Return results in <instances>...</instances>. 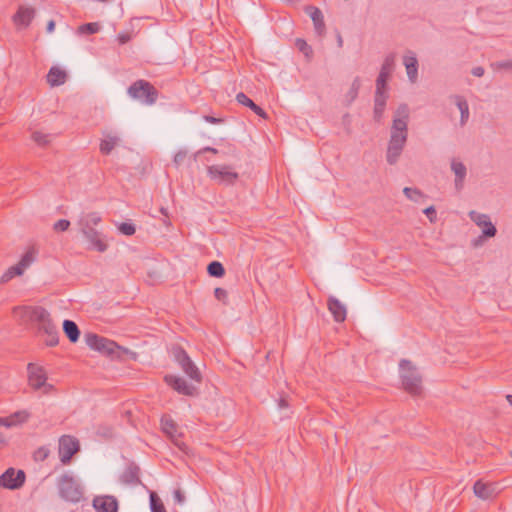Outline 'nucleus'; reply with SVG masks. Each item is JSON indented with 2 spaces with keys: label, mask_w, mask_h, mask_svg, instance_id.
<instances>
[{
  "label": "nucleus",
  "mask_w": 512,
  "mask_h": 512,
  "mask_svg": "<svg viewBox=\"0 0 512 512\" xmlns=\"http://www.w3.org/2000/svg\"><path fill=\"white\" fill-rule=\"evenodd\" d=\"M408 120V106L406 104L399 105L393 117L386 151V161L390 165H395L398 162L404 150L408 138Z\"/></svg>",
  "instance_id": "nucleus-1"
},
{
  "label": "nucleus",
  "mask_w": 512,
  "mask_h": 512,
  "mask_svg": "<svg viewBox=\"0 0 512 512\" xmlns=\"http://www.w3.org/2000/svg\"><path fill=\"white\" fill-rule=\"evenodd\" d=\"M30 318L38 325V332L45 336L44 342L47 346L54 347L59 343V332L53 324L49 312L40 306L29 308Z\"/></svg>",
  "instance_id": "nucleus-2"
},
{
  "label": "nucleus",
  "mask_w": 512,
  "mask_h": 512,
  "mask_svg": "<svg viewBox=\"0 0 512 512\" xmlns=\"http://www.w3.org/2000/svg\"><path fill=\"white\" fill-rule=\"evenodd\" d=\"M56 484L59 496L64 501L76 504L84 499V489L72 474H62L57 478Z\"/></svg>",
  "instance_id": "nucleus-3"
},
{
  "label": "nucleus",
  "mask_w": 512,
  "mask_h": 512,
  "mask_svg": "<svg viewBox=\"0 0 512 512\" xmlns=\"http://www.w3.org/2000/svg\"><path fill=\"white\" fill-rule=\"evenodd\" d=\"M400 378L403 388L411 395H420L422 392V377L416 367L409 360L403 359L399 364Z\"/></svg>",
  "instance_id": "nucleus-4"
},
{
  "label": "nucleus",
  "mask_w": 512,
  "mask_h": 512,
  "mask_svg": "<svg viewBox=\"0 0 512 512\" xmlns=\"http://www.w3.org/2000/svg\"><path fill=\"white\" fill-rule=\"evenodd\" d=\"M47 372L43 366L35 363L27 365L28 386L35 392H41L44 395L51 394L55 387L47 382Z\"/></svg>",
  "instance_id": "nucleus-5"
},
{
  "label": "nucleus",
  "mask_w": 512,
  "mask_h": 512,
  "mask_svg": "<svg viewBox=\"0 0 512 512\" xmlns=\"http://www.w3.org/2000/svg\"><path fill=\"white\" fill-rule=\"evenodd\" d=\"M127 93L131 98L148 106L156 103L159 94L157 89L150 82L142 79L132 83Z\"/></svg>",
  "instance_id": "nucleus-6"
},
{
  "label": "nucleus",
  "mask_w": 512,
  "mask_h": 512,
  "mask_svg": "<svg viewBox=\"0 0 512 512\" xmlns=\"http://www.w3.org/2000/svg\"><path fill=\"white\" fill-rule=\"evenodd\" d=\"M470 219L482 229V234L475 240H473V246L478 247L482 245L485 238H492L496 235L497 229L492 223L489 215L479 213L476 211L469 212Z\"/></svg>",
  "instance_id": "nucleus-7"
},
{
  "label": "nucleus",
  "mask_w": 512,
  "mask_h": 512,
  "mask_svg": "<svg viewBox=\"0 0 512 512\" xmlns=\"http://www.w3.org/2000/svg\"><path fill=\"white\" fill-rule=\"evenodd\" d=\"M38 251L35 247L31 246L29 247L23 256L21 257L20 261L16 264L11 266L1 277V282L6 283L10 281L15 276H21L24 271L31 266L32 263L35 262L37 258Z\"/></svg>",
  "instance_id": "nucleus-8"
},
{
  "label": "nucleus",
  "mask_w": 512,
  "mask_h": 512,
  "mask_svg": "<svg viewBox=\"0 0 512 512\" xmlns=\"http://www.w3.org/2000/svg\"><path fill=\"white\" fill-rule=\"evenodd\" d=\"M174 359L180 365L183 372L193 381L201 382L202 376L199 369L193 363L186 351L180 346H174L172 348Z\"/></svg>",
  "instance_id": "nucleus-9"
},
{
  "label": "nucleus",
  "mask_w": 512,
  "mask_h": 512,
  "mask_svg": "<svg viewBox=\"0 0 512 512\" xmlns=\"http://www.w3.org/2000/svg\"><path fill=\"white\" fill-rule=\"evenodd\" d=\"M207 174L210 179L224 185H234L239 178V174L228 165L208 166Z\"/></svg>",
  "instance_id": "nucleus-10"
},
{
  "label": "nucleus",
  "mask_w": 512,
  "mask_h": 512,
  "mask_svg": "<svg viewBox=\"0 0 512 512\" xmlns=\"http://www.w3.org/2000/svg\"><path fill=\"white\" fill-rule=\"evenodd\" d=\"M85 342L91 349L106 355H112L119 348L114 341L94 333L85 334Z\"/></svg>",
  "instance_id": "nucleus-11"
},
{
  "label": "nucleus",
  "mask_w": 512,
  "mask_h": 512,
  "mask_svg": "<svg viewBox=\"0 0 512 512\" xmlns=\"http://www.w3.org/2000/svg\"><path fill=\"white\" fill-rule=\"evenodd\" d=\"M161 429L169 437L175 446L181 451L187 452V445L182 440V434L178 431L176 422L168 415L161 418Z\"/></svg>",
  "instance_id": "nucleus-12"
},
{
  "label": "nucleus",
  "mask_w": 512,
  "mask_h": 512,
  "mask_svg": "<svg viewBox=\"0 0 512 512\" xmlns=\"http://www.w3.org/2000/svg\"><path fill=\"white\" fill-rule=\"evenodd\" d=\"M25 480L26 474L23 470L10 467L0 475V488L17 490L24 485Z\"/></svg>",
  "instance_id": "nucleus-13"
},
{
  "label": "nucleus",
  "mask_w": 512,
  "mask_h": 512,
  "mask_svg": "<svg viewBox=\"0 0 512 512\" xmlns=\"http://www.w3.org/2000/svg\"><path fill=\"white\" fill-rule=\"evenodd\" d=\"M79 441L70 435H63L59 439L58 453L60 460L63 464H68L73 457L79 451Z\"/></svg>",
  "instance_id": "nucleus-14"
},
{
  "label": "nucleus",
  "mask_w": 512,
  "mask_h": 512,
  "mask_svg": "<svg viewBox=\"0 0 512 512\" xmlns=\"http://www.w3.org/2000/svg\"><path fill=\"white\" fill-rule=\"evenodd\" d=\"M164 379L170 387L180 394L193 396L196 393V388L179 376L166 375Z\"/></svg>",
  "instance_id": "nucleus-15"
},
{
  "label": "nucleus",
  "mask_w": 512,
  "mask_h": 512,
  "mask_svg": "<svg viewBox=\"0 0 512 512\" xmlns=\"http://www.w3.org/2000/svg\"><path fill=\"white\" fill-rule=\"evenodd\" d=\"M394 64H395V55L394 54L387 55L384 59L380 73L376 80V90H379V91L385 90L387 80L390 77L391 72L393 71Z\"/></svg>",
  "instance_id": "nucleus-16"
},
{
  "label": "nucleus",
  "mask_w": 512,
  "mask_h": 512,
  "mask_svg": "<svg viewBox=\"0 0 512 512\" xmlns=\"http://www.w3.org/2000/svg\"><path fill=\"white\" fill-rule=\"evenodd\" d=\"M451 171L455 175L454 179V187L456 191L460 192L463 190L465 185V180L467 176V167L463 162L456 158H452L450 162Z\"/></svg>",
  "instance_id": "nucleus-17"
},
{
  "label": "nucleus",
  "mask_w": 512,
  "mask_h": 512,
  "mask_svg": "<svg viewBox=\"0 0 512 512\" xmlns=\"http://www.w3.org/2000/svg\"><path fill=\"white\" fill-rule=\"evenodd\" d=\"M34 17V8L21 5L13 16V22L18 28H27Z\"/></svg>",
  "instance_id": "nucleus-18"
},
{
  "label": "nucleus",
  "mask_w": 512,
  "mask_h": 512,
  "mask_svg": "<svg viewBox=\"0 0 512 512\" xmlns=\"http://www.w3.org/2000/svg\"><path fill=\"white\" fill-rule=\"evenodd\" d=\"M93 507L97 512H117L118 503L112 496H97L93 500Z\"/></svg>",
  "instance_id": "nucleus-19"
},
{
  "label": "nucleus",
  "mask_w": 512,
  "mask_h": 512,
  "mask_svg": "<svg viewBox=\"0 0 512 512\" xmlns=\"http://www.w3.org/2000/svg\"><path fill=\"white\" fill-rule=\"evenodd\" d=\"M305 12L310 16L313 21L316 33L323 36L326 31L324 17L322 11L315 6H306Z\"/></svg>",
  "instance_id": "nucleus-20"
},
{
  "label": "nucleus",
  "mask_w": 512,
  "mask_h": 512,
  "mask_svg": "<svg viewBox=\"0 0 512 512\" xmlns=\"http://www.w3.org/2000/svg\"><path fill=\"white\" fill-rule=\"evenodd\" d=\"M403 64L406 68L408 79L411 83H415L418 79V60L414 52L409 51L403 57Z\"/></svg>",
  "instance_id": "nucleus-21"
},
{
  "label": "nucleus",
  "mask_w": 512,
  "mask_h": 512,
  "mask_svg": "<svg viewBox=\"0 0 512 512\" xmlns=\"http://www.w3.org/2000/svg\"><path fill=\"white\" fill-rule=\"evenodd\" d=\"M328 309L336 322H343L346 319L347 310L337 298L330 296L327 301Z\"/></svg>",
  "instance_id": "nucleus-22"
},
{
  "label": "nucleus",
  "mask_w": 512,
  "mask_h": 512,
  "mask_svg": "<svg viewBox=\"0 0 512 512\" xmlns=\"http://www.w3.org/2000/svg\"><path fill=\"white\" fill-rule=\"evenodd\" d=\"M30 417L27 410H20L12 413L7 417H0V425L5 427H13L25 423Z\"/></svg>",
  "instance_id": "nucleus-23"
},
{
  "label": "nucleus",
  "mask_w": 512,
  "mask_h": 512,
  "mask_svg": "<svg viewBox=\"0 0 512 512\" xmlns=\"http://www.w3.org/2000/svg\"><path fill=\"white\" fill-rule=\"evenodd\" d=\"M103 136L104 138L100 143V152L104 155H108L119 144L120 137L111 132H103Z\"/></svg>",
  "instance_id": "nucleus-24"
},
{
  "label": "nucleus",
  "mask_w": 512,
  "mask_h": 512,
  "mask_svg": "<svg viewBox=\"0 0 512 512\" xmlns=\"http://www.w3.org/2000/svg\"><path fill=\"white\" fill-rule=\"evenodd\" d=\"M473 491L478 498L488 500L494 496L495 487L493 484H487L478 480L474 483Z\"/></svg>",
  "instance_id": "nucleus-25"
},
{
  "label": "nucleus",
  "mask_w": 512,
  "mask_h": 512,
  "mask_svg": "<svg viewBox=\"0 0 512 512\" xmlns=\"http://www.w3.org/2000/svg\"><path fill=\"white\" fill-rule=\"evenodd\" d=\"M66 79V72L56 66L51 67L47 74V82L52 87L63 85Z\"/></svg>",
  "instance_id": "nucleus-26"
},
{
  "label": "nucleus",
  "mask_w": 512,
  "mask_h": 512,
  "mask_svg": "<svg viewBox=\"0 0 512 512\" xmlns=\"http://www.w3.org/2000/svg\"><path fill=\"white\" fill-rule=\"evenodd\" d=\"M85 239L90 243V248L97 250L98 252H105L108 248L107 243L103 240L102 234L95 230L84 236Z\"/></svg>",
  "instance_id": "nucleus-27"
},
{
  "label": "nucleus",
  "mask_w": 512,
  "mask_h": 512,
  "mask_svg": "<svg viewBox=\"0 0 512 512\" xmlns=\"http://www.w3.org/2000/svg\"><path fill=\"white\" fill-rule=\"evenodd\" d=\"M236 100L239 104L249 107L255 114L263 119L267 118V113L257 104L253 102L245 93L240 92L236 95Z\"/></svg>",
  "instance_id": "nucleus-28"
},
{
  "label": "nucleus",
  "mask_w": 512,
  "mask_h": 512,
  "mask_svg": "<svg viewBox=\"0 0 512 512\" xmlns=\"http://www.w3.org/2000/svg\"><path fill=\"white\" fill-rule=\"evenodd\" d=\"M139 472L140 469L138 466L130 465L121 475V481L125 484L137 485L141 482L139 478Z\"/></svg>",
  "instance_id": "nucleus-29"
},
{
  "label": "nucleus",
  "mask_w": 512,
  "mask_h": 512,
  "mask_svg": "<svg viewBox=\"0 0 512 512\" xmlns=\"http://www.w3.org/2000/svg\"><path fill=\"white\" fill-rule=\"evenodd\" d=\"M453 99L461 114L460 125L464 126L467 123L470 115L468 102L463 96L460 95L453 96Z\"/></svg>",
  "instance_id": "nucleus-30"
},
{
  "label": "nucleus",
  "mask_w": 512,
  "mask_h": 512,
  "mask_svg": "<svg viewBox=\"0 0 512 512\" xmlns=\"http://www.w3.org/2000/svg\"><path fill=\"white\" fill-rule=\"evenodd\" d=\"M386 94L382 90H376L375 105H374V117L379 121L383 115L386 105Z\"/></svg>",
  "instance_id": "nucleus-31"
},
{
  "label": "nucleus",
  "mask_w": 512,
  "mask_h": 512,
  "mask_svg": "<svg viewBox=\"0 0 512 512\" xmlns=\"http://www.w3.org/2000/svg\"><path fill=\"white\" fill-rule=\"evenodd\" d=\"M63 331L70 342L75 343L80 337V330L77 324L72 320H64Z\"/></svg>",
  "instance_id": "nucleus-32"
},
{
  "label": "nucleus",
  "mask_w": 512,
  "mask_h": 512,
  "mask_svg": "<svg viewBox=\"0 0 512 512\" xmlns=\"http://www.w3.org/2000/svg\"><path fill=\"white\" fill-rule=\"evenodd\" d=\"M102 221L98 212L82 213L77 221L78 225L97 226Z\"/></svg>",
  "instance_id": "nucleus-33"
},
{
  "label": "nucleus",
  "mask_w": 512,
  "mask_h": 512,
  "mask_svg": "<svg viewBox=\"0 0 512 512\" xmlns=\"http://www.w3.org/2000/svg\"><path fill=\"white\" fill-rule=\"evenodd\" d=\"M207 272L211 277L220 278L225 274V268L219 261H212L207 266Z\"/></svg>",
  "instance_id": "nucleus-34"
},
{
  "label": "nucleus",
  "mask_w": 512,
  "mask_h": 512,
  "mask_svg": "<svg viewBox=\"0 0 512 512\" xmlns=\"http://www.w3.org/2000/svg\"><path fill=\"white\" fill-rule=\"evenodd\" d=\"M360 87H361L360 79H359V77H356L353 80L349 91L345 95V98H346V101L348 104H351L357 98Z\"/></svg>",
  "instance_id": "nucleus-35"
},
{
  "label": "nucleus",
  "mask_w": 512,
  "mask_h": 512,
  "mask_svg": "<svg viewBox=\"0 0 512 512\" xmlns=\"http://www.w3.org/2000/svg\"><path fill=\"white\" fill-rule=\"evenodd\" d=\"M404 195L413 202H419L422 198H424V194L418 188H410L405 187L403 189Z\"/></svg>",
  "instance_id": "nucleus-36"
},
{
  "label": "nucleus",
  "mask_w": 512,
  "mask_h": 512,
  "mask_svg": "<svg viewBox=\"0 0 512 512\" xmlns=\"http://www.w3.org/2000/svg\"><path fill=\"white\" fill-rule=\"evenodd\" d=\"M150 507L152 512H167L161 499L155 494H150Z\"/></svg>",
  "instance_id": "nucleus-37"
},
{
  "label": "nucleus",
  "mask_w": 512,
  "mask_h": 512,
  "mask_svg": "<svg viewBox=\"0 0 512 512\" xmlns=\"http://www.w3.org/2000/svg\"><path fill=\"white\" fill-rule=\"evenodd\" d=\"M100 30V25L97 22L86 23L78 28L81 34H95Z\"/></svg>",
  "instance_id": "nucleus-38"
},
{
  "label": "nucleus",
  "mask_w": 512,
  "mask_h": 512,
  "mask_svg": "<svg viewBox=\"0 0 512 512\" xmlns=\"http://www.w3.org/2000/svg\"><path fill=\"white\" fill-rule=\"evenodd\" d=\"M296 47L302 52L307 58H310L313 54V50L310 45L303 39L296 40Z\"/></svg>",
  "instance_id": "nucleus-39"
},
{
  "label": "nucleus",
  "mask_w": 512,
  "mask_h": 512,
  "mask_svg": "<svg viewBox=\"0 0 512 512\" xmlns=\"http://www.w3.org/2000/svg\"><path fill=\"white\" fill-rule=\"evenodd\" d=\"M50 135L44 134L39 131H35L32 133V139L40 146H44L50 142Z\"/></svg>",
  "instance_id": "nucleus-40"
},
{
  "label": "nucleus",
  "mask_w": 512,
  "mask_h": 512,
  "mask_svg": "<svg viewBox=\"0 0 512 512\" xmlns=\"http://www.w3.org/2000/svg\"><path fill=\"white\" fill-rule=\"evenodd\" d=\"M118 229L122 234L127 235V236L133 235L136 231L134 224L128 223V222L121 223L118 226Z\"/></svg>",
  "instance_id": "nucleus-41"
},
{
  "label": "nucleus",
  "mask_w": 512,
  "mask_h": 512,
  "mask_svg": "<svg viewBox=\"0 0 512 512\" xmlns=\"http://www.w3.org/2000/svg\"><path fill=\"white\" fill-rule=\"evenodd\" d=\"M50 450L46 447H40L34 452V459L36 461H44L48 458Z\"/></svg>",
  "instance_id": "nucleus-42"
},
{
  "label": "nucleus",
  "mask_w": 512,
  "mask_h": 512,
  "mask_svg": "<svg viewBox=\"0 0 512 512\" xmlns=\"http://www.w3.org/2000/svg\"><path fill=\"white\" fill-rule=\"evenodd\" d=\"M70 226V222L66 219H60L57 222L54 223L53 229L58 232H64L68 230Z\"/></svg>",
  "instance_id": "nucleus-43"
},
{
  "label": "nucleus",
  "mask_w": 512,
  "mask_h": 512,
  "mask_svg": "<svg viewBox=\"0 0 512 512\" xmlns=\"http://www.w3.org/2000/svg\"><path fill=\"white\" fill-rule=\"evenodd\" d=\"M215 298L223 303L227 302L228 294L227 291L221 287H217L214 290Z\"/></svg>",
  "instance_id": "nucleus-44"
},
{
  "label": "nucleus",
  "mask_w": 512,
  "mask_h": 512,
  "mask_svg": "<svg viewBox=\"0 0 512 512\" xmlns=\"http://www.w3.org/2000/svg\"><path fill=\"white\" fill-rule=\"evenodd\" d=\"M491 67L495 70L498 69H512V59L508 61L492 63Z\"/></svg>",
  "instance_id": "nucleus-45"
},
{
  "label": "nucleus",
  "mask_w": 512,
  "mask_h": 512,
  "mask_svg": "<svg viewBox=\"0 0 512 512\" xmlns=\"http://www.w3.org/2000/svg\"><path fill=\"white\" fill-rule=\"evenodd\" d=\"M423 212L428 217L430 222L436 221V210H435L434 206L427 207L426 209H424Z\"/></svg>",
  "instance_id": "nucleus-46"
},
{
  "label": "nucleus",
  "mask_w": 512,
  "mask_h": 512,
  "mask_svg": "<svg viewBox=\"0 0 512 512\" xmlns=\"http://www.w3.org/2000/svg\"><path fill=\"white\" fill-rule=\"evenodd\" d=\"M187 152L186 151H178L174 156V162L177 165H180L186 158Z\"/></svg>",
  "instance_id": "nucleus-47"
},
{
  "label": "nucleus",
  "mask_w": 512,
  "mask_h": 512,
  "mask_svg": "<svg viewBox=\"0 0 512 512\" xmlns=\"http://www.w3.org/2000/svg\"><path fill=\"white\" fill-rule=\"evenodd\" d=\"M174 500L176 503L182 505L185 501V496L184 494L181 492V490H175L174 491Z\"/></svg>",
  "instance_id": "nucleus-48"
},
{
  "label": "nucleus",
  "mask_w": 512,
  "mask_h": 512,
  "mask_svg": "<svg viewBox=\"0 0 512 512\" xmlns=\"http://www.w3.org/2000/svg\"><path fill=\"white\" fill-rule=\"evenodd\" d=\"M205 152H211V153L217 154L218 150L216 148L207 146V147H204V148L198 150L195 153L194 158L196 159L200 154L205 153Z\"/></svg>",
  "instance_id": "nucleus-49"
},
{
  "label": "nucleus",
  "mask_w": 512,
  "mask_h": 512,
  "mask_svg": "<svg viewBox=\"0 0 512 512\" xmlns=\"http://www.w3.org/2000/svg\"><path fill=\"white\" fill-rule=\"evenodd\" d=\"M130 35L127 33H120L117 37L119 44L123 45L130 41Z\"/></svg>",
  "instance_id": "nucleus-50"
},
{
  "label": "nucleus",
  "mask_w": 512,
  "mask_h": 512,
  "mask_svg": "<svg viewBox=\"0 0 512 512\" xmlns=\"http://www.w3.org/2000/svg\"><path fill=\"white\" fill-rule=\"evenodd\" d=\"M79 228H80V231L81 233L83 234V236H86L87 234L91 233L92 231H95L96 229L94 228V226H87L86 225H78Z\"/></svg>",
  "instance_id": "nucleus-51"
},
{
  "label": "nucleus",
  "mask_w": 512,
  "mask_h": 512,
  "mask_svg": "<svg viewBox=\"0 0 512 512\" xmlns=\"http://www.w3.org/2000/svg\"><path fill=\"white\" fill-rule=\"evenodd\" d=\"M484 68L481 66L474 67L471 73L476 77H482L484 75Z\"/></svg>",
  "instance_id": "nucleus-52"
},
{
  "label": "nucleus",
  "mask_w": 512,
  "mask_h": 512,
  "mask_svg": "<svg viewBox=\"0 0 512 512\" xmlns=\"http://www.w3.org/2000/svg\"><path fill=\"white\" fill-rule=\"evenodd\" d=\"M204 120L211 124H218L222 121L220 118H216L214 116H209V115L204 116Z\"/></svg>",
  "instance_id": "nucleus-53"
},
{
  "label": "nucleus",
  "mask_w": 512,
  "mask_h": 512,
  "mask_svg": "<svg viewBox=\"0 0 512 512\" xmlns=\"http://www.w3.org/2000/svg\"><path fill=\"white\" fill-rule=\"evenodd\" d=\"M55 29V21L54 20H50L48 23H47V32L48 33H52Z\"/></svg>",
  "instance_id": "nucleus-54"
},
{
  "label": "nucleus",
  "mask_w": 512,
  "mask_h": 512,
  "mask_svg": "<svg viewBox=\"0 0 512 512\" xmlns=\"http://www.w3.org/2000/svg\"><path fill=\"white\" fill-rule=\"evenodd\" d=\"M278 406H279V408L283 409V408H287L289 406V404L285 398H281L278 402Z\"/></svg>",
  "instance_id": "nucleus-55"
},
{
  "label": "nucleus",
  "mask_w": 512,
  "mask_h": 512,
  "mask_svg": "<svg viewBox=\"0 0 512 512\" xmlns=\"http://www.w3.org/2000/svg\"><path fill=\"white\" fill-rule=\"evenodd\" d=\"M337 43H338L339 47L343 46V39H342V36L340 34H338V36H337Z\"/></svg>",
  "instance_id": "nucleus-56"
},
{
  "label": "nucleus",
  "mask_w": 512,
  "mask_h": 512,
  "mask_svg": "<svg viewBox=\"0 0 512 512\" xmlns=\"http://www.w3.org/2000/svg\"><path fill=\"white\" fill-rule=\"evenodd\" d=\"M160 212H161V214H162V215H164V216H166V217L168 216V211H167V209H166V208H163V207H162V208L160 209Z\"/></svg>",
  "instance_id": "nucleus-57"
},
{
  "label": "nucleus",
  "mask_w": 512,
  "mask_h": 512,
  "mask_svg": "<svg viewBox=\"0 0 512 512\" xmlns=\"http://www.w3.org/2000/svg\"><path fill=\"white\" fill-rule=\"evenodd\" d=\"M5 443V438L2 433H0V446Z\"/></svg>",
  "instance_id": "nucleus-58"
},
{
  "label": "nucleus",
  "mask_w": 512,
  "mask_h": 512,
  "mask_svg": "<svg viewBox=\"0 0 512 512\" xmlns=\"http://www.w3.org/2000/svg\"><path fill=\"white\" fill-rule=\"evenodd\" d=\"M507 401L509 402V404L512 406V395H507Z\"/></svg>",
  "instance_id": "nucleus-59"
},
{
  "label": "nucleus",
  "mask_w": 512,
  "mask_h": 512,
  "mask_svg": "<svg viewBox=\"0 0 512 512\" xmlns=\"http://www.w3.org/2000/svg\"><path fill=\"white\" fill-rule=\"evenodd\" d=\"M510 456L512 457V451L510 452Z\"/></svg>",
  "instance_id": "nucleus-60"
}]
</instances>
